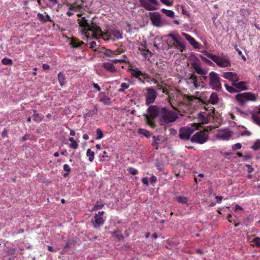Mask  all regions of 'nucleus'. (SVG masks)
Masks as SVG:
<instances>
[{"instance_id":"de8ad7c7","label":"nucleus","mask_w":260,"mask_h":260,"mask_svg":"<svg viewBox=\"0 0 260 260\" xmlns=\"http://www.w3.org/2000/svg\"><path fill=\"white\" fill-rule=\"evenodd\" d=\"M2 62L3 63V64H4L5 65H12L13 64V61H12V59L7 58H3L2 60Z\"/></svg>"},{"instance_id":"1a4fd4ad","label":"nucleus","mask_w":260,"mask_h":260,"mask_svg":"<svg viewBox=\"0 0 260 260\" xmlns=\"http://www.w3.org/2000/svg\"><path fill=\"white\" fill-rule=\"evenodd\" d=\"M164 107L158 106L157 105L150 106L147 109L149 113L148 116L152 119H155L158 116H160L161 112Z\"/></svg>"},{"instance_id":"a18cd8bd","label":"nucleus","mask_w":260,"mask_h":260,"mask_svg":"<svg viewBox=\"0 0 260 260\" xmlns=\"http://www.w3.org/2000/svg\"><path fill=\"white\" fill-rule=\"evenodd\" d=\"M142 55L145 57V58H149L152 56V53L148 50L147 49L143 52H141Z\"/></svg>"},{"instance_id":"412c9836","label":"nucleus","mask_w":260,"mask_h":260,"mask_svg":"<svg viewBox=\"0 0 260 260\" xmlns=\"http://www.w3.org/2000/svg\"><path fill=\"white\" fill-rule=\"evenodd\" d=\"M235 81L233 83V85L235 87L241 89V90H246L248 89V87L246 86V83L244 81Z\"/></svg>"},{"instance_id":"423d86ee","label":"nucleus","mask_w":260,"mask_h":260,"mask_svg":"<svg viewBox=\"0 0 260 260\" xmlns=\"http://www.w3.org/2000/svg\"><path fill=\"white\" fill-rule=\"evenodd\" d=\"M209 84L212 89L219 91L222 88L220 78L218 74L215 72H211L209 74Z\"/></svg>"},{"instance_id":"bb28decb","label":"nucleus","mask_w":260,"mask_h":260,"mask_svg":"<svg viewBox=\"0 0 260 260\" xmlns=\"http://www.w3.org/2000/svg\"><path fill=\"white\" fill-rule=\"evenodd\" d=\"M177 202L180 204L188 205V199L185 197L177 196L175 198Z\"/></svg>"},{"instance_id":"864d4df0","label":"nucleus","mask_w":260,"mask_h":260,"mask_svg":"<svg viewBox=\"0 0 260 260\" xmlns=\"http://www.w3.org/2000/svg\"><path fill=\"white\" fill-rule=\"evenodd\" d=\"M70 148L74 149H76L78 147V144L76 141H74L73 142H72L69 145Z\"/></svg>"},{"instance_id":"c756f323","label":"nucleus","mask_w":260,"mask_h":260,"mask_svg":"<svg viewBox=\"0 0 260 260\" xmlns=\"http://www.w3.org/2000/svg\"><path fill=\"white\" fill-rule=\"evenodd\" d=\"M141 4L144 7V8L148 11L150 10H155V8L153 6H150L147 4L146 0H139Z\"/></svg>"},{"instance_id":"774afa93","label":"nucleus","mask_w":260,"mask_h":260,"mask_svg":"<svg viewBox=\"0 0 260 260\" xmlns=\"http://www.w3.org/2000/svg\"><path fill=\"white\" fill-rule=\"evenodd\" d=\"M93 86L94 88L97 89L98 91H100L101 89L100 86L96 83H93Z\"/></svg>"},{"instance_id":"c03bdc74","label":"nucleus","mask_w":260,"mask_h":260,"mask_svg":"<svg viewBox=\"0 0 260 260\" xmlns=\"http://www.w3.org/2000/svg\"><path fill=\"white\" fill-rule=\"evenodd\" d=\"M251 148L254 150H257L260 149V140H256L254 144L251 146Z\"/></svg>"},{"instance_id":"b1692460","label":"nucleus","mask_w":260,"mask_h":260,"mask_svg":"<svg viewBox=\"0 0 260 260\" xmlns=\"http://www.w3.org/2000/svg\"><path fill=\"white\" fill-rule=\"evenodd\" d=\"M143 116L145 118L146 123L152 128L156 127V123L153 120L154 119L151 118L150 116H148V114H144Z\"/></svg>"},{"instance_id":"4c0bfd02","label":"nucleus","mask_w":260,"mask_h":260,"mask_svg":"<svg viewBox=\"0 0 260 260\" xmlns=\"http://www.w3.org/2000/svg\"><path fill=\"white\" fill-rule=\"evenodd\" d=\"M104 206V204H103V203L100 202L99 201H97L96 202L95 205H94V206L91 210V211L100 210V209H102Z\"/></svg>"},{"instance_id":"603ef678","label":"nucleus","mask_w":260,"mask_h":260,"mask_svg":"<svg viewBox=\"0 0 260 260\" xmlns=\"http://www.w3.org/2000/svg\"><path fill=\"white\" fill-rule=\"evenodd\" d=\"M127 171L133 175H135L138 174V170L133 168H129L127 169Z\"/></svg>"},{"instance_id":"dca6fc26","label":"nucleus","mask_w":260,"mask_h":260,"mask_svg":"<svg viewBox=\"0 0 260 260\" xmlns=\"http://www.w3.org/2000/svg\"><path fill=\"white\" fill-rule=\"evenodd\" d=\"M222 76L224 78L231 81L232 83L235 82V81H238L239 80L237 74L235 73L231 72H224L223 73Z\"/></svg>"},{"instance_id":"052dcab7","label":"nucleus","mask_w":260,"mask_h":260,"mask_svg":"<svg viewBox=\"0 0 260 260\" xmlns=\"http://www.w3.org/2000/svg\"><path fill=\"white\" fill-rule=\"evenodd\" d=\"M63 168L65 171H66L68 173H70L71 171V169L70 168L69 166L67 164H64L63 166Z\"/></svg>"},{"instance_id":"6e6d98bb","label":"nucleus","mask_w":260,"mask_h":260,"mask_svg":"<svg viewBox=\"0 0 260 260\" xmlns=\"http://www.w3.org/2000/svg\"><path fill=\"white\" fill-rule=\"evenodd\" d=\"M117 231H114L112 233V234L114 237H116L118 240H121L123 238L122 235L121 234H117Z\"/></svg>"},{"instance_id":"5701e85b","label":"nucleus","mask_w":260,"mask_h":260,"mask_svg":"<svg viewBox=\"0 0 260 260\" xmlns=\"http://www.w3.org/2000/svg\"><path fill=\"white\" fill-rule=\"evenodd\" d=\"M84 44V43L83 41H80L78 39L75 37L72 38L70 42V45L73 48H77Z\"/></svg>"},{"instance_id":"2f4dec72","label":"nucleus","mask_w":260,"mask_h":260,"mask_svg":"<svg viewBox=\"0 0 260 260\" xmlns=\"http://www.w3.org/2000/svg\"><path fill=\"white\" fill-rule=\"evenodd\" d=\"M161 12L166 14L169 17L173 18L174 17V12L172 10H169L165 9H162Z\"/></svg>"},{"instance_id":"473e14b6","label":"nucleus","mask_w":260,"mask_h":260,"mask_svg":"<svg viewBox=\"0 0 260 260\" xmlns=\"http://www.w3.org/2000/svg\"><path fill=\"white\" fill-rule=\"evenodd\" d=\"M138 133L145 136L146 138H149L150 137L149 132L144 128H140L138 131Z\"/></svg>"},{"instance_id":"f704fd0d","label":"nucleus","mask_w":260,"mask_h":260,"mask_svg":"<svg viewBox=\"0 0 260 260\" xmlns=\"http://www.w3.org/2000/svg\"><path fill=\"white\" fill-rule=\"evenodd\" d=\"M89 48L92 49L94 51H97V44L95 41H91L89 43H88L86 45Z\"/></svg>"},{"instance_id":"393cba45","label":"nucleus","mask_w":260,"mask_h":260,"mask_svg":"<svg viewBox=\"0 0 260 260\" xmlns=\"http://www.w3.org/2000/svg\"><path fill=\"white\" fill-rule=\"evenodd\" d=\"M37 17L39 20L42 23H45L46 21L53 22L52 20L50 18V17L48 15L44 16L41 13H38L37 14Z\"/></svg>"},{"instance_id":"7c9ffc66","label":"nucleus","mask_w":260,"mask_h":260,"mask_svg":"<svg viewBox=\"0 0 260 260\" xmlns=\"http://www.w3.org/2000/svg\"><path fill=\"white\" fill-rule=\"evenodd\" d=\"M86 155L88 157V160L90 162H92L94 158V152L90 149H88L86 152Z\"/></svg>"},{"instance_id":"5fc2aeb1","label":"nucleus","mask_w":260,"mask_h":260,"mask_svg":"<svg viewBox=\"0 0 260 260\" xmlns=\"http://www.w3.org/2000/svg\"><path fill=\"white\" fill-rule=\"evenodd\" d=\"M242 148V145L240 143H237L232 146V149L233 150L240 149Z\"/></svg>"},{"instance_id":"9b49d317","label":"nucleus","mask_w":260,"mask_h":260,"mask_svg":"<svg viewBox=\"0 0 260 260\" xmlns=\"http://www.w3.org/2000/svg\"><path fill=\"white\" fill-rule=\"evenodd\" d=\"M146 91V104L148 106L154 102L157 97V92L152 87L147 88Z\"/></svg>"},{"instance_id":"37998d69","label":"nucleus","mask_w":260,"mask_h":260,"mask_svg":"<svg viewBox=\"0 0 260 260\" xmlns=\"http://www.w3.org/2000/svg\"><path fill=\"white\" fill-rule=\"evenodd\" d=\"M224 86L226 88V90L230 93H235L237 92V90L235 88L231 86L228 85L226 84H224Z\"/></svg>"},{"instance_id":"f257e3e1","label":"nucleus","mask_w":260,"mask_h":260,"mask_svg":"<svg viewBox=\"0 0 260 260\" xmlns=\"http://www.w3.org/2000/svg\"><path fill=\"white\" fill-rule=\"evenodd\" d=\"M78 24L81 28L82 34L85 36L87 39L90 40L93 38L108 40L110 39V34L108 31L103 32L101 27L95 20L89 21L86 17H82L78 19Z\"/></svg>"},{"instance_id":"58836bf2","label":"nucleus","mask_w":260,"mask_h":260,"mask_svg":"<svg viewBox=\"0 0 260 260\" xmlns=\"http://www.w3.org/2000/svg\"><path fill=\"white\" fill-rule=\"evenodd\" d=\"M156 88L158 90H161L164 93L169 94V90L166 88L164 87L159 82L156 84Z\"/></svg>"},{"instance_id":"c85d7f7f","label":"nucleus","mask_w":260,"mask_h":260,"mask_svg":"<svg viewBox=\"0 0 260 260\" xmlns=\"http://www.w3.org/2000/svg\"><path fill=\"white\" fill-rule=\"evenodd\" d=\"M65 75L63 73L59 72L58 74V80L60 85L62 86L65 84Z\"/></svg>"},{"instance_id":"8fccbe9b","label":"nucleus","mask_w":260,"mask_h":260,"mask_svg":"<svg viewBox=\"0 0 260 260\" xmlns=\"http://www.w3.org/2000/svg\"><path fill=\"white\" fill-rule=\"evenodd\" d=\"M253 245L256 247H260V238L257 237L253 240Z\"/></svg>"},{"instance_id":"bf43d9fd","label":"nucleus","mask_w":260,"mask_h":260,"mask_svg":"<svg viewBox=\"0 0 260 260\" xmlns=\"http://www.w3.org/2000/svg\"><path fill=\"white\" fill-rule=\"evenodd\" d=\"M73 242H74V241H73V240H69L67 242V243H66V245H65L64 247V249H63V250H65L67 248L71 246V245L72 244H73Z\"/></svg>"},{"instance_id":"ddd939ff","label":"nucleus","mask_w":260,"mask_h":260,"mask_svg":"<svg viewBox=\"0 0 260 260\" xmlns=\"http://www.w3.org/2000/svg\"><path fill=\"white\" fill-rule=\"evenodd\" d=\"M150 19L154 26L159 27L161 25V17L158 12L150 13Z\"/></svg>"},{"instance_id":"6e6552de","label":"nucleus","mask_w":260,"mask_h":260,"mask_svg":"<svg viewBox=\"0 0 260 260\" xmlns=\"http://www.w3.org/2000/svg\"><path fill=\"white\" fill-rule=\"evenodd\" d=\"M129 73L132 76L139 80L142 83H144V80L147 79H150V76L145 73H143L138 69H132L131 68L129 70Z\"/></svg>"},{"instance_id":"6ab92c4d","label":"nucleus","mask_w":260,"mask_h":260,"mask_svg":"<svg viewBox=\"0 0 260 260\" xmlns=\"http://www.w3.org/2000/svg\"><path fill=\"white\" fill-rule=\"evenodd\" d=\"M188 79L193 83L195 88H197L199 86V80H201L200 77H198L194 73H192L190 74Z\"/></svg>"},{"instance_id":"e433bc0d","label":"nucleus","mask_w":260,"mask_h":260,"mask_svg":"<svg viewBox=\"0 0 260 260\" xmlns=\"http://www.w3.org/2000/svg\"><path fill=\"white\" fill-rule=\"evenodd\" d=\"M103 50L104 51H102V52L106 56L110 57H113L114 53H113V51H112V50H111L110 49H106V48H104Z\"/></svg>"},{"instance_id":"0eeeda50","label":"nucleus","mask_w":260,"mask_h":260,"mask_svg":"<svg viewBox=\"0 0 260 260\" xmlns=\"http://www.w3.org/2000/svg\"><path fill=\"white\" fill-rule=\"evenodd\" d=\"M208 139V134L204 131H200L195 133L190 138V141L192 143L199 144H204Z\"/></svg>"},{"instance_id":"f3484780","label":"nucleus","mask_w":260,"mask_h":260,"mask_svg":"<svg viewBox=\"0 0 260 260\" xmlns=\"http://www.w3.org/2000/svg\"><path fill=\"white\" fill-rule=\"evenodd\" d=\"M182 35L184 38L190 43V44L194 48L197 49H200V44L196 41V40L191 36L185 32H183Z\"/></svg>"},{"instance_id":"49530a36","label":"nucleus","mask_w":260,"mask_h":260,"mask_svg":"<svg viewBox=\"0 0 260 260\" xmlns=\"http://www.w3.org/2000/svg\"><path fill=\"white\" fill-rule=\"evenodd\" d=\"M146 45H147V43H146V41H143L141 43V44H140V45L139 47V50L140 51V52H143L145 50H147Z\"/></svg>"},{"instance_id":"cd10ccee","label":"nucleus","mask_w":260,"mask_h":260,"mask_svg":"<svg viewBox=\"0 0 260 260\" xmlns=\"http://www.w3.org/2000/svg\"><path fill=\"white\" fill-rule=\"evenodd\" d=\"M34 113L33 115L34 120L36 122H40L43 119L44 116L42 114L37 113L36 110H33Z\"/></svg>"},{"instance_id":"09e8293b","label":"nucleus","mask_w":260,"mask_h":260,"mask_svg":"<svg viewBox=\"0 0 260 260\" xmlns=\"http://www.w3.org/2000/svg\"><path fill=\"white\" fill-rule=\"evenodd\" d=\"M199 117L202 123H206L208 122V118L206 116H204L202 114L199 113Z\"/></svg>"},{"instance_id":"39448f33","label":"nucleus","mask_w":260,"mask_h":260,"mask_svg":"<svg viewBox=\"0 0 260 260\" xmlns=\"http://www.w3.org/2000/svg\"><path fill=\"white\" fill-rule=\"evenodd\" d=\"M258 95L250 92L238 93L235 96V99L240 106H243L247 101L255 102Z\"/></svg>"},{"instance_id":"680f3d73","label":"nucleus","mask_w":260,"mask_h":260,"mask_svg":"<svg viewBox=\"0 0 260 260\" xmlns=\"http://www.w3.org/2000/svg\"><path fill=\"white\" fill-rule=\"evenodd\" d=\"M157 181V178L154 176V175H152L150 178V182L151 184H154Z\"/></svg>"},{"instance_id":"e2e57ef3","label":"nucleus","mask_w":260,"mask_h":260,"mask_svg":"<svg viewBox=\"0 0 260 260\" xmlns=\"http://www.w3.org/2000/svg\"><path fill=\"white\" fill-rule=\"evenodd\" d=\"M142 182L143 184L146 185L147 186L149 185L148 179L147 177H144L142 179Z\"/></svg>"},{"instance_id":"4be33fe9","label":"nucleus","mask_w":260,"mask_h":260,"mask_svg":"<svg viewBox=\"0 0 260 260\" xmlns=\"http://www.w3.org/2000/svg\"><path fill=\"white\" fill-rule=\"evenodd\" d=\"M107 31H108L109 32L110 36V39L108 40L103 39L105 41H109V40H111V35H113L117 39H122L123 37L122 33L121 32L118 30L115 29V30H112L111 31L107 30Z\"/></svg>"},{"instance_id":"c9c22d12","label":"nucleus","mask_w":260,"mask_h":260,"mask_svg":"<svg viewBox=\"0 0 260 260\" xmlns=\"http://www.w3.org/2000/svg\"><path fill=\"white\" fill-rule=\"evenodd\" d=\"M129 87V85L126 83H122L120 85V88L118 89V92H122L125 89H128Z\"/></svg>"},{"instance_id":"0e129e2a","label":"nucleus","mask_w":260,"mask_h":260,"mask_svg":"<svg viewBox=\"0 0 260 260\" xmlns=\"http://www.w3.org/2000/svg\"><path fill=\"white\" fill-rule=\"evenodd\" d=\"M160 2L167 6H170L172 5V2H169L168 0H160Z\"/></svg>"},{"instance_id":"72a5a7b5","label":"nucleus","mask_w":260,"mask_h":260,"mask_svg":"<svg viewBox=\"0 0 260 260\" xmlns=\"http://www.w3.org/2000/svg\"><path fill=\"white\" fill-rule=\"evenodd\" d=\"M100 101L105 105H110L111 104V99L107 96H104L103 98L101 99Z\"/></svg>"},{"instance_id":"20e7f679","label":"nucleus","mask_w":260,"mask_h":260,"mask_svg":"<svg viewBox=\"0 0 260 260\" xmlns=\"http://www.w3.org/2000/svg\"><path fill=\"white\" fill-rule=\"evenodd\" d=\"M203 53L220 68H226L231 66V61L227 56L220 57L209 53L207 51H205Z\"/></svg>"},{"instance_id":"7ed1b4c3","label":"nucleus","mask_w":260,"mask_h":260,"mask_svg":"<svg viewBox=\"0 0 260 260\" xmlns=\"http://www.w3.org/2000/svg\"><path fill=\"white\" fill-rule=\"evenodd\" d=\"M177 36L174 35L172 33H170L166 35L165 37L171 38V40L168 39L166 40V43L169 49L175 48L178 49L180 52H183L185 49V45L180 41L179 38Z\"/></svg>"},{"instance_id":"aec40b11","label":"nucleus","mask_w":260,"mask_h":260,"mask_svg":"<svg viewBox=\"0 0 260 260\" xmlns=\"http://www.w3.org/2000/svg\"><path fill=\"white\" fill-rule=\"evenodd\" d=\"M102 67L107 71L114 73L116 72V69L112 63L106 62L103 63Z\"/></svg>"},{"instance_id":"f8f14e48","label":"nucleus","mask_w":260,"mask_h":260,"mask_svg":"<svg viewBox=\"0 0 260 260\" xmlns=\"http://www.w3.org/2000/svg\"><path fill=\"white\" fill-rule=\"evenodd\" d=\"M105 212L104 211H99L98 213L94 215V220L92 221V223L94 228L102 226L104 222L105 219L103 216Z\"/></svg>"},{"instance_id":"2eb2a0df","label":"nucleus","mask_w":260,"mask_h":260,"mask_svg":"<svg viewBox=\"0 0 260 260\" xmlns=\"http://www.w3.org/2000/svg\"><path fill=\"white\" fill-rule=\"evenodd\" d=\"M69 10L77 11L83 8L82 0H75L72 4H69Z\"/></svg>"},{"instance_id":"3c124183","label":"nucleus","mask_w":260,"mask_h":260,"mask_svg":"<svg viewBox=\"0 0 260 260\" xmlns=\"http://www.w3.org/2000/svg\"><path fill=\"white\" fill-rule=\"evenodd\" d=\"M103 137V132L100 129L98 128L96 129V139H101Z\"/></svg>"},{"instance_id":"9d476101","label":"nucleus","mask_w":260,"mask_h":260,"mask_svg":"<svg viewBox=\"0 0 260 260\" xmlns=\"http://www.w3.org/2000/svg\"><path fill=\"white\" fill-rule=\"evenodd\" d=\"M193 132L194 129L192 127H182L179 129L178 136L181 140H188Z\"/></svg>"},{"instance_id":"a878e982","label":"nucleus","mask_w":260,"mask_h":260,"mask_svg":"<svg viewBox=\"0 0 260 260\" xmlns=\"http://www.w3.org/2000/svg\"><path fill=\"white\" fill-rule=\"evenodd\" d=\"M219 101L218 95L216 92H212L209 98V102L212 105L216 104Z\"/></svg>"},{"instance_id":"338daca9","label":"nucleus","mask_w":260,"mask_h":260,"mask_svg":"<svg viewBox=\"0 0 260 260\" xmlns=\"http://www.w3.org/2000/svg\"><path fill=\"white\" fill-rule=\"evenodd\" d=\"M215 199L217 203L219 204L221 202L222 197L221 196H216Z\"/></svg>"},{"instance_id":"79ce46f5","label":"nucleus","mask_w":260,"mask_h":260,"mask_svg":"<svg viewBox=\"0 0 260 260\" xmlns=\"http://www.w3.org/2000/svg\"><path fill=\"white\" fill-rule=\"evenodd\" d=\"M240 15L243 16L244 18L249 16L250 14V13L247 9H242L240 10Z\"/></svg>"},{"instance_id":"f03ea898","label":"nucleus","mask_w":260,"mask_h":260,"mask_svg":"<svg viewBox=\"0 0 260 260\" xmlns=\"http://www.w3.org/2000/svg\"><path fill=\"white\" fill-rule=\"evenodd\" d=\"M159 117V123L161 126H166L174 122L178 118L177 114L166 107H163Z\"/></svg>"},{"instance_id":"69168bd1","label":"nucleus","mask_w":260,"mask_h":260,"mask_svg":"<svg viewBox=\"0 0 260 260\" xmlns=\"http://www.w3.org/2000/svg\"><path fill=\"white\" fill-rule=\"evenodd\" d=\"M7 133H8V131L6 128H4L3 132H2V137L3 138H5V137H7Z\"/></svg>"},{"instance_id":"ea45409f","label":"nucleus","mask_w":260,"mask_h":260,"mask_svg":"<svg viewBox=\"0 0 260 260\" xmlns=\"http://www.w3.org/2000/svg\"><path fill=\"white\" fill-rule=\"evenodd\" d=\"M152 138L153 139V142L152 143V146L156 147V149H158V142L160 140V139H159L158 136L155 137L154 136H153L152 137Z\"/></svg>"},{"instance_id":"4468645a","label":"nucleus","mask_w":260,"mask_h":260,"mask_svg":"<svg viewBox=\"0 0 260 260\" xmlns=\"http://www.w3.org/2000/svg\"><path fill=\"white\" fill-rule=\"evenodd\" d=\"M191 65L197 74L200 75H205L207 73L206 70L201 68V63L199 61L193 62L191 63Z\"/></svg>"},{"instance_id":"4d7b16f0","label":"nucleus","mask_w":260,"mask_h":260,"mask_svg":"<svg viewBox=\"0 0 260 260\" xmlns=\"http://www.w3.org/2000/svg\"><path fill=\"white\" fill-rule=\"evenodd\" d=\"M111 61H112L113 63H126V60L125 59H113L111 60Z\"/></svg>"},{"instance_id":"a211bd4d","label":"nucleus","mask_w":260,"mask_h":260,"mask_svg":"<svg viewBox=\"0 0 260 260\" xmlns=\"http://www.w3.org/2000/svg\"><path fill=\"white\" fill-rule=\"evenodd\" d=\"M231 137V134L230 131L229 130H222L220 131L217 134V137L220 139L223 140H227L230 139Z\"/></svg>"},{"instance_id":"13d9d810","label":"nucleus","mask_w":260,"mask_h":260,"mask_svg":"<svg viewBox=\"0 0 260 260\" xmlns=\"http://www.w3.org/2000/svg\"><path fill=\"white\" fill-rule=\"evenodd\" d=\"M245 167L247 168V172L249 174L251 173L254 171V169L250 165L246 164Z\"/></svg>"},{"instance_id":"a19ab883","label":"nucleus","mask_w":260,"mask_h":260,"mask_svg":"<svg viewBox=\"0 0 260 260\" xmlns=\"http://www.w3.org/2000/svg\"><path fill=\"white\" fill-rule=\"evenodd\" d=\"M200 58H201V59L204 62H205L207 64L209 65V66H214V63L211 61L209 59H208V58H206L205 57L202 56V55H200Z\"/></svg>"}]
</instances>
